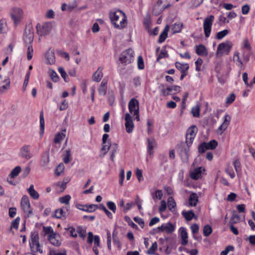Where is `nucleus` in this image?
Masks as SVG:
<instances>
[{"label": "nucleus", "mask_w": 255, "mask_h": 255, "mask_svg": "<svg viewBox=\"0 0 255 255\" xmlns=\"http://www.w3.org/2000/svg\"><path fill=\"white\" fill-rule=\"evenodd\" d=\"M110 18L116 28L122 29L127 24V16L122 10L111 11L110 13Z\"/></svg>", "instance_id": "obj_1"}, {"label": "nucleus", "mask_w": 255, "mask_h": 255, "mask_svg": "<svg viewBox=\"0 0 255 255\" xmlns=\"http://www.w3.org/2000/svg\"><path fill=\"white\" fill-rule=\"evenodd\" d=\"M192 144H188L186 141L181 142L177 145V152L180 156L182 161L186 163L188 161L190 147Z\"/></svg>", "instance_id": "obj_2"}, {"label": "nucleus", "mask_w": 255, "mask_h": 255, "mask_svg": "<svg viewBox=\"0 0 255 255\" xmlns=\"http://www.w3.org/2000/svg\"><path fill=\"white\" fill-rule=\"evenodd\" d=\"M29 245L32 252L35 253L38 252L40 253H43L42 250L40 248V244L39 243V236L37 233H34L31 234Z\"/></svg>", "instance_id": "obj_3"}, {"label": "nucleus", "mask_w": 255, "mask_h": 255, "mask_svg": "<svg viewBox=\"0 0 255 255\" xmlns=\"http://www.w3.org/2000/svg\"><path fill=\"white\" fill-rule=\"evenodd\" d=\"M232 46V43L229 41L220 43L217 47L216 55L221 56L224 54H229Z\"/></svg>", "instance_id": "obj_4"}, {"label": "nucleus", "mask_w": 255, "mask_h": 255, "mask_svg": "<svg viewBox=\"0 0 255 255\" xmlns=\"http://www.w3.org/2000/svg\"><path fill=\"white\" fill-rule=\"evenodd\" d=\"M10 16L15 25L18 24L23 17L22 10L19 7H14L10 11Z\"/></svg>", "instance_id": "obj_5"}, {"label": "nucleus", "mask_w": 255, "mask_h": 255, "mask_svg": "<svg viewBox=\"0 0 255 255\" xmlns=\"http://www.w3.org/2000/svg\"><path fill=\"white\" fill-rule=\"evenodd\" d=\"M52 27V23L50 22H45L42 25L37 24L36 26L37 33L40 36L46 35L49 34Z\"/></svg>", "instance_id": "obj_6"}, {"label": "nucleus", "mask_w": 255, "mask_h": 255, "mask_svg": "<svg viewBox=\"0 0 255 255\" xmlns=\"http://www.w3.org/2000/svg\"><path fill=\"white\" fill-rule=\"evenodd\" d=\"M134 52L131 49H128L123 52L120 57V61L125 64H128L133 60Z\"/></svg>", "instance_id": "obj_7"}, {"label": "nucleus", "mask_w": 255, "mask_h": 255, "mask_svg": "<svg viewBox=\"0 0 255 255\" xmlns=\"http://www.w3.org/2000/svg\"><path fill=\"white\" fill-rule=\"evenodd\" d=\"M214 16L210 15L209 16L206 17L203 22V28L205 33V37L208 38L209 37L211 31L212 26L214 20Z\"/></svg>", "instance_id": "obj_8"}, {"label": "nucleus", "mask_w": 255, "mask_h": 255, "mask_svg": "<svg viewBox=\"0 0 255 255\" xmlns=\"http://www.w3.org/2000/svg\"><path fill=\"white\" fill-rule=\"evenodd\" d=\"M242 48L243 51L242 54L243 55V60L246 63L250 60L251 51L252 49L249 41L247 39H245L243 40Z\"/></svg>", "instance_id": "obj_9"}, {"label": "nucleus", "mask_w": 255, "mask_h": 255, "mask_svg": "<svg viewBox=\"0 0 255 255\" xmlns=\"http://www.w3.org/2000/svg\"><path fill=\"white\" fill-rule=\"evenodd\" d=\"M218 146V142L215 140H212L208 142H203L201 143L198 148L199 152L202 153L207 150H213Z\"/></svg>", "instance_id": "obj_10"}, {"label": "nucleus", "mask_w": 255, "mask_h": 255, "mask_svg": "<svg viewBox=\"0 0 255 255\" xmlns=\"http://www.w3.org/2000/svg\"><path fill=\"white\" fill-rule=\"evenodd\" d=\"M21 207L23 212L28 217L33 215L32 210L31 208L29 198L27 196H23L21 200Z\"/></svg>", "instance_id": "obj_11"}, {"label": "nucleus", "mask_w": 255, "mask_h": 255, "mask_svg": "<svg viewBox=\"0 0 255 255\" xmlns=\"http://www.w3.org/2000/svg\"><path fill=\"white\" fill-rule=\"evenodd\" d=\"M23 41L26 45H31L34 39V30L30 26L26 27L23 34Z\"/></svg>", "instance_id": "obj_12"}, {"label": "nucleus", "mask_w": 255, "mask_h": 255, "mask_svg": "<svg viewBox=\"0 0 255 255\" xmlns=\"http://www.w3.org/2000/svg\"><path fill=\"white\" fill-rule=\"evenodd\" d=\"M198 128L195 125L191 126L187 130L186 134V141L188 144H192L196 135Z\"/></svg>", "instance_id": "obj_13"}, {"label": "nucleus", "mask_w": 255, "mask_h": 255, "mask_svg": "<svg viewBox=\"0 0 255 255\" xmlns=\"http://www.w3.org/2000/svg\"><path fill=\"white\" fill-rule=\"evenodd\" d=\"M175 230V226L171 223L163 224L161 226L154 229L156 233H160L165 232L167 234L172 233Z\"/></svg>", "instance_id": "obj_14"}, {"label": "nucleus", "mask_w": 255, "mask_h": 255, "mask_svg": "<svg viewBox=\"0 0 255 255\" xmlns=\"http://www.w3.org/2000/svg\"><path fill=\"white\" fill-rule=\"evenodd\" d=\"M129 112L132 114L135 113L137 114L139 113V102L135 98H132L128 103V105Z\"/></svg>", "instance_id": "obj_15"}, {"label": "nucleus", "mask_w": 255, "mask_h": 255, "mask_svg": "<svg viewBox=\"0 0 255 255\" xmlns=\"http://www.w3.org/2000/svg\"><path fill=\"white\" fill-rule=\"evenodd\" d=\"M231 117L230 115L226 114L224 117V122L223 124L218 128L217 130V133L222 134L228 128L230 123Z\"/></svg>", "instance_id": "obj_16"}, {"label": "nucleus", "mask_w": 255, "mask_h": 255, "mask_svg": "<svg viewBox=\"0 0 255 255\" xmlns=\"http://www.w3.org/2000/svg\"><path fill=\"white\" fill-rule=\"evenodd\" d=\"M125 121L126 131L128 133H130L133 129L134 125L132 118L130 115L128 113H126L125 115Z\"/></svg>", "instance_id": "obj_17"}, {"label": "nucleus", "mask_w": 255, "mask_h": 255, "mask_svg": "<svg viewBox=\"0 0 255 255\" xmlns=\"http://www.w3.org/2000/svg\"><path fill=\"white\" fill-rule=\"evenodd\" d=\"M20 156L26 159H29L32 156V154L30 152V146L25 145L21 147L20 149Z\"/></svg>", "instance_id": "obj_18"}, {"label": "nucleus", "mask_w": 255, "mask_h": 255, "mask_svg": "<svg viewBox=\"0 0 255 255\" xmlns=\"http://www.w3.org/2000/svg\"><path fill=\"white\" fill-rule=\"evenodd\" d=\"M69 210V207L63 206L62 208L58 209L55 210L54 217L56 218L65 219L67 215V212Z\"/></svg>", "instance_id": "obj_19"}, {"label": "nucleus", "mask_w": 255, "mask_h": 255, "mask_svg": "<svg viewBox=\"0 0 255 255\" xmlns=\"http://www.w3.org/2000/svg\"><path fill=\"white\" fill-rule=\"evenodd\" d=\"M48 240L53 246L58 247L61 245V242L59 240V236L56 233L48 236Z\"/></svg>", "instance_id": "obj_20"}, {"label": "nucleus", "mask_w": 255, "mask_h": 255, "mask_svg": "<svg viewBox=\"0 0 255 255\" xmlns=\"http://www.w3.org/2000/svg\"><path fill=\"white\" fill-rule=\"evenodd\" d=\"M147 151L148 154L151 156L153 154V149L154 148L156 147L157 143L155 141V140L154 138H147Z\"/></svg>", "instance_id": "obj_21"}, {"label": "nucleus", "mask_w": 255, "mask_h": 255, "mask_svg": "<svg viewBox=\"0 0 255 255\" xmlns=\"http://www.w3.org/2000/svg\"><path fill=\"white\" fill-rule=\"evenodd\" d=\"M46 63L51 65L54 64L55 62V53L52 50H48L45 54Z\"/></svg>", "instance_id": "obj_22"}, {"label": "nucleus", "mask_w": 255, "mask_h": 255, "mask_svg": "<svg viewBox=\"0 0 255 255\" xmlns=\"http://www.w3.org/2000/svg\"><path fill=\"white\" fill-rule=\"evenodd\" d=\"M202 167L195 168L190 173V177L194 180H197L201 178L202 173Z\"/></svg>", "instance_id": "obj_23"}, {"label": "nucleus", "mask_w": 255, "mask_h": 255, "mask_svg": "<svg viewBox=\"0 0 255 255\" xmlns=\"http://www.w3.org/2000/svg\"><path fill=\"white\" fill-rule=\"evenodd\" d=\"M179 231L180 232V234H181V238H182V241H181V244L183 245V246H185L188 243V234H187V232L185 229V228H184V227H181L180 229H179Z\"/></svg>", "instance_id": "obj_24"}, {"label": "nucleus", "mask_w": 255, "mask_h": 255, "mask_svg": "<svg viewBox=\"0 0 255 255\" xmlns=\"http://www.w3.org/2000/svg\"><path fill=\"white\" fill-rule=\"evenodd\" d=\"M196 52L200 56H207L208 55L207 50L203 44L196 46Z\"/></svg>", "instance_id": "obj_25"}, {"label": "nucleus", "mask_w": 255, "mask_h": 255, "mask_svg": "<svg viewBox=\"0 0 255 255\" xmlns=\"http://www.w3.org/2000/svg\"><path fill=\"white\" fill-rule=\"evenodd\" d=\"M10 80L8 78L5 79L2 82L0 83V93H4L9 89Z\"/></svg>", "instance_id": "obj_26"}, {"label": "nucleus", "mask_w": 255, "mask_h": 255, "mask_svg": "<svg viewBox=\"0 0 255 255\" xmlns=\"http://www.w3.org/2000/svg\"><path fill=\"white\" fill-rule=\"evenodd\" d=\"M176 68L179 70L181 73L188 72L189 68L188 64H182L179 62H176L175 63Z\"/></svg>", "instance_id": "obj_27"}, {"label": "nucleus", "mask_w": 255, "mask_h": 255, "mask_svg": "<svg viewBox=\"0 0 255 255\" xmlns=\"http://www.w3.org/2000/svg\"><path fill=\"white\" fill-rule=\"evenodd\" d=\"M102 70L103 68L99 67L97 70L93 74V79L94 81L99 82L101 81L103 76Z\"/></svg>", "instance_id": "obj_28"}, {"label": "nucleus", "mask_w": 255, "mask_h": 255, "mask_svg": "<svg viewBox=\"0 0 255 255\" xmlns=\"http://www.w3.org/2000/svg\"><path fill=\"white\" fill-rule=\"evenodd\" d=\"M188 200L190 206H195L198 201V195L195 193H192L190 194Z\"/></svg>", "instance_id": "obj_29"}, {"label": "nucleus", "mask_w": 255, "mask_h": 255, "mask_svg": "<svg viewBox=\"0 0 255 255\" xmlns=\"http://www.w3.org/2000/svg\"><path fill=\"white\" fill-rule=\"evenodd\" d=\"M27 191L30 195V197L33 199L37 200L39 197V193L34 189V185L31 184L29 188L27 189Z\"/></svg>", "instance_id": "obj_30"}, {"label": "nucleus", "mask_w": 255, "mask_h": 255, "mask_svg": "<svg viewBox=\"0 0 255 255\" xmlns=\"http://www.w3.org/2000/svg\"><path fill=\"white\" fill-rule=\"evenodd\" d=\"M66 131V129H62L61 132L57 133L54 138V142L55 143H59L65 137V134L64 133Z\"/></svg>", "instance_id": "obj_31"}, {"label": "nucleus", "mask_w": 255, "mask_h": 255, "mask_svg": "<svg viewBox=\"0 0 255 255\" xmlns=\"http://www.w3.org/2000/svg\"><path fill=\"white\" fill-rule=\"evenodd\" d=\"M45 122L43 112L42 111L40 114V134L42 135L44 132Z\"/></svg>", "instance_id": "obj_32"}, {"label": "nucleus", "mask_w": 255, "mask_h": 255, "mask_svg": "<svg viewBox=\"0 0 255 255\" xmlns=\"http://www.w3.org/2000/svg\"><path fill=\"white\" fill-rule=\"evenodd\" d=\"M167 204L169 210L172 212L174 211L176 204L172 197H170L168 198Z\"/></svg>", "instance_id": "obj_33"}, {"label": "nucleus", "mask_w": 255, "mask_h": 255, "mask_svg": "<svg viewBox=\"0 0 255 255\" xmlns=\"http://www.w3.org/2000/svg\"><path fill=\"white\" fill-rule=\"evenodd\" d=\"M233 60L235 62L237 61L238 62V64H237L238 66H239L241 68H242L243 66L244 63L243 62H245L244 60H242L240 57V53L239 52H236L233 56Z\"/></svg>", "instance_id": "obj_34"}, {"label": "nucleus", "mask_w": 255, "mask_h": 255, "mask_svg": "<svg viewBox=\"0 0 255 255\" xmlns=\"http://www.w3.org/2000/svg\"><path fill=\"white\" fill-rule=\"evenodd\" d=\"M182 214L185 219L187 221H191L195 216V214L192 211H183Z\"/></svg>", "instance_id": "obj_35"}, {"label": "nucleus", "mask_w": 255, "mask_h": 255, "mask_svg": "<svg viewBox=\"0 0 255 255\" xmlns=\"http://www.w3.org/2000/svg\"><path fill=\"white\" fill-rule=\"evenodd\" d=\"M21 170V168L20 166H16L11 171V172L9 175V177L11 178H15L19 174V173L20 172Z\"/></svg>", "instance_id": "obj_36"}, {"label": "nucleus", "mask_w": 255, "mask_h": 255, "mask_svg": "<svg viewBox=\"0 0 255 255\" xmlns=\"http://www.w3.org/2000/svg\"><path fill=\"white\" fill-rule=\"evenodd\" d=\"M240 220V217L237 214H233L230 218L229 225H234L238 223Z\"/></svg>", "instance_id": "obj_37"}, {"label": "nucleus", "mask_w": 255, "mask_h": 255, "mask_svg": "<svg viewBox=\"0 0 255 255\" xmlns=\"http://www.w3.org/2000/svg\"><path fill=\"white\" fill-rule=\"evenodd\" d=\"M98 208V206L95 204H86L85 212L92 213L95 212Z\"/></svg>", "instance_id": "obj_38"}, {"label": "nucleus", "mask_w": 255, "mask_h": 255, "mask_svg": "<svg viewBox=\"0 0 255 255\" xmlns=\"http://www.w3.org/2000/svg\"><path fill=\"white\" fill-rule=\"evenodd\" d=\"M49 76H50L51 80L54 82H57L58 81V80L59 79V77H58V75L57 74V73H56V72L54 70L49 69Z\"/></svg>", "instance_id": "obj_39"}, {"label": "nucleus", "mask_w": 255, "mask_h": 255, "mask_svg": "<svg viewBox=\"0 0 255 255\" xmlns=\"http://www.w3.org/2000/svg\"><path fill=\"white\" fill-rule=\"evenodd\" d=\"M233 164L235 169V170L238 175L239 173H240L242 168H241V164L240 162V161L239 159H236L234 162Z\"/></svg>", "instance_id": "obj_40"}, {"label": "nucleus", "mask_w": 255, "mask_h": 255, "mask_svg": "<svg viewBox=\"0 0 255 255\" xmlns=\"http://www.w3.org/2000/svg\"><path fill=\"white\" fill-rule=\"evenodd\" d=\"M191 113L194 117L198 118L200 116V106L199 105H196V106L192 107L191 110Z\"/></svg>", "instance_id": "obj_41"}, {"label": "nucleus", "mask_w": 255, "mask_h": 255, "mask_svg": "<svg viewBox=\"0 0 255 255\" xmlns=\"http://www.w3.org/2000/svg\"><path fill=\"white\" fill-rule=\"evenodd\" d=\"M212 232V228L209 225H205L203 228V235L205 237H208Z\"/></svg>", "instance_id": "obj_42"}, {"label": "nucleus", "mask_w": 255, "mask_h": 255, "mask_svg": "<svg viewBox=\"0 0 255 255\" xmlns=\"http://www.w3.org/2000/svg\"><path fill=\"white\" fill-rule=\"evenodd\" d=\"M151 195L152 197V199L155 201L156 199H161L162 196V191L161 190H157L154 193H152Z\"/></svg>", "instance_id": "obj_43"}, {"label": "nucleus", "mask_w": 255, "mask_h": 255, "mask_svg": "<svg viewBox=\"0 0 255 255\" xmlns=\"http://www.w3.org/2000/svg\"><path fill=\"white\" fill-rule=\"evenodd\" d=\"M58 70L59 72L60 73L61 77L64 80V81L66 82H68V81H69L68 77L67 76V75L64 69L62 67H60L58 68Z\"/></svg>", "instance_id": "obj_44"}, {"label": "nucleus", "mask_w": 255, "mask_h": 255, "mask_svg": "<svg viewBox=\"0 0 255 255\" xmlns=\"http://www.w3.org/2000/svg\"><path fill=\"white\" fill-rule=\"evenodd\" d=\"M70 199H71V196L69 195H65L64 196L59 198V201L61 203L65 204L66 205H68Z\"/></svg>", "instance_id": "obj_45"}, {"label": "nucleus", "mask_w": 255, "mask_h": 255, "mask_svg": "<svg viewBox=\"0 0 255 255\" xmlns=\"http://www.w3.org/2000/svg\"><path fill=\"white\" fill-rule=\"evenodd\" d=\"M182 28V23H174L172 26V30L173 31V33L180 32L181 31Z\"/></svg>", "instance_id": "obj_46"}, {"label": "nucleus", "mask_w": 255, "mask_h": 255, "mask_svg": "<svg viewBox=\"0 0 255 255\" xmlns=\"http://www.w3.org/2000/svg\"><path fill=\"white\" fill-rule=\"evenodd\" d=\"M157 249V244L156 242L153 243L149 249L147 250V253L149 255H153Z\"/></svg>", "instance_id": "obj_47"}, {"label": "nucleus", "mask_w": 255, "mask_h": 255, "mask_svg": "<svg viewBox=\"0 0 255 255\" xmlns=\"http://www.w3.org/2000/svg\"><path fill=\"white\" fill-rule=\"evenodd\" d=\"M71 151L70 149H67L65 151V153L63 157V161L65 163L67 164L70 161V157L71 155Z\"/></svg>", "instance_id": "obj_48"}, {"label": "nucleus", "mask_w": 255, "mask_h": 255, "mask_svg": "<svg viewBox=\"0 0 255 255\" xmlns=\"http://www.w3.org/2000/svg\"><path fill=\"white\" fill-rule=\"evenodd\" d=\"M77 232L79 234V237L84 239L86 236V230L82 227H78L77 228Z\"/></svg>", "instance_id": "obj_49"}, {"label": "nucleus", "mask_w": 255, "mask_h": 255, "mask_svg": "<svg viewBox=\"0 0 255 255\" xmlns=\"http://www.w3.org/2000/svg\"><path fill=\"white\" fill-rule=\"evenodd\" d=\"M33 49L31 45H28L27 49V58L28 60L32 59L33 56Z\"/></svg>", "instance_id": "obj_50"}, {"label": "nucleus", "mask_w": 255, "mask_h": 255, "mask_svg": "<svg viewBox=\"0 0 255 255\" xmlns=\"http://www.w3.org/2000/svg\"><path fill=\"white\" fill-rule=\"evenodd\" d=\"M98 208L102 210H103L106 215L110 219L113 218V215L111 212H110L103 204H100Z\"/></svg>", "instance_id": "obj_51"}, {"label": "nucleus", "mask_w": 255, "mask_h": 255, "mask_svg": "<svg viewBox=\"0 0 255 255\" xmlns=\"http://www.w3.org/2000/svg\"><path fill=\"white\" fill-rule=\"evenodd\" d=\"M229 33V30L227 29H225L224 30L218 32L217 33L216 37L218 39H222L225 36H226Z\"/></svg>", "instance_id": "obj_52"}, {"label": "nucleus", "mask_w": 255, "mask_h": 255, "mask_svg": "<svg viewBox=\"0 0 255 255\" xmlns=\"http://www.w3.org/2000/svg\"><path fill=\"white\" fill-rule=\"evenodd\" d=\"M6 23L4 19L0 20V34L5 32Z\"/></svg>", "instance_id": "obj_53"}, {"label": "nucleus", "mask_w": 255, "mask_h": 255, "mask_svg": "<svg viewBox=\"0 0 255 255\" xmlns=\"http://www.w3.org/2000/svg\"><path fill=\"white\" fill-rule=\"evenodd\" d=\"M30 75V72L28 71L25 75L24 81L23 82V87H22L23 91H25L26 90V87L28 84Z\"/></svg>", "instance_id": "obj_54"}, {"label": "nucleus", "mask_w": 255, "mask_h": 255, "mask_svg": "<svg viewBox=\"0 0 255 255\" xmlns=\"http://www.w3.org/2000/svg\"><path fill=\"white\" fill-rule=\"evenodd\" d=\"M64 170V166L63 164H60L56 168L55 173L57 176L61 175Z\"/></svg>", "instance_id": "obj_55"}, {"label": "nucleus", "mask_w": 255, "mask_h": 255, "mask_svg": "<svg viewBox=\"0 0 255 255\" xmlns=\"http://www.w3.org/2000/svg\"><path fill=\"white\" fill-rule=\"evenodd\" d=\"M243 80L245 82L246 85L248 87H252L253 86V83L251 82L250 83H248V75L247 72H244L243 74Z\"/></svg>", "instance_id": "obj_56"}, {"label": "nucleus", "mask_w": 255, "mask_h": 255, "mask_svg": "<svg viewBox=\"0 0 255 255\" xmlns=\"http://www.w3.org/2000/svg\"><path fill=\"white\" fill-rule=\"evenodd\" d=\"M113 239L114 244L120 249L121 248V243L119 240L117 236L114 232L113 234Z\"/></svg>", "instance_id": "obj_57"}, {"label": "nucleus", "mask_w": 255, "mask_h": 255, "mask_svg": "<svg viewBox=\"0 0 255 255\" xmlns=\"http://www.w3.org/2000/svg\"><path fill=\"white\" fill-rule=\"evenodd\" d=\"M108 208L115 213L117 210L116 204L112 201H108L107 203Z\"/></svg>", "instance_id": "obj_58"}, {"label": "nucleus", "mask_w": 255, "mask_h": 255, "mask_svg": "<svg viewBox=\"0 0 255 255\" xmlns=\"http://www.w3.org/2000/svg\"><path fill=\"white\" fill-rule=\"evenodd\" d=\"M226 172L230 176V177L232 179L234 178L235 177V173L232 168V167L228 166L226 170Z\"/></svg>", "instance_id": "obj_59"}, {"label": "nucleus", "mask_w": 255, "mask_h": 255, "mask_svg": "<svg viewBox=\"0 0 255 255\" xmlns=\"http://www.w3.org/2000/svg\"><path fill=\"white\" fill-rule=\"evenodd\" d=\"M43 231L45 235H47V236L49 235H51L53 234H55V233L54 232L52 228L50 226L49 227H43Z\"/></svg>", "instance_id": "obj_60"}, {"label": "nucleus", "mask_w": 255, "mask_h": 255, "mask_svg": "<svg viewBox=\"0 0 255 255\" xmlns=\"http://www.w3.org/2000/svg\"><path fill=\"white\" fill-rule=\"evenodd\" d=\"M137 66L139 69L142 70L144 68V62L141 56H139L137 58Z\"/></svg>", "instance_id": "obj_61"}, {"label": "nucleus", "mask_w": 255, "mask_h": 255, "mask_svg": "<svg viewBox=\"0 0 255 255\" xmlns=\"http://www.w3.org/2000/svg\"><path fill=\"white\" fill-rule=\"evenodd\" d=\"M42 162H43V165H46L49 162V154L48 152H46L42 155Z\"/></svg>", "instance_id": "obj_62"}, {"label": "nucleus", "mask_w": 255, "mask_h": 255, "mask_svg": "<svg viewBox=\"0 0 255 255\" xmlns=\"http://www.w3.org/2000/svg\"><path fill=\"white\" fill-rule=\"evenodd\" d=\"M143 24H144L145 29L147 30V31L148 32H150V25H151V22H150V19L148 18H145L144 20Z\"/></svg>", "instance_id": "obj_63"}, {"label": "nucleus", "mask_w": 255, "mask_h": 255, "mask_svg": "<svg viewBox=\"0 0 255 255\" xmlns=\"http://www.w3.org/2000/svg\"><path fill=\"white\" fill-rule=\"evenodd\" d=\"M49 255H66V252L65 250L62 252L56 251L53 250H50Z\"/></svg>", "instance_id": "obj_64"}]
</instances>
